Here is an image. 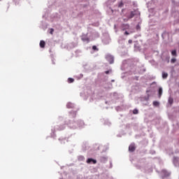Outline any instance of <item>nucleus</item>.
Returning <instances> with one entry per match:
<instances>
[{"label": "nucleus", "mask_w": 179, "mask_h": 179, "mask_svg": "<svg viewBox=\"0 0 179 179\" xmlns=\"http://www.w3.org/2000/svg\"><path fill=\"white\" fill-rule=\"evenodd\" d=\"M159 174H160L162 178H167V177H170V176H171V172H170L166 169H162L159 172Z\"/></svg>", "instance_id": "1"}, {"label": "nucleus", "mask_w": 179, "mask_h": 179, "mask_svg": "<svg viewBox=\"0 0 179 179\" xmlns=\"http://www.w3.org/2000/svg\"><path fill=\"white\" fill-rule=\"evenodd\" d=\"M53 33H54V29L51 28V29H50V34H53Z\"/></svg>", "instance_id": "19"}, {"label": "nucleus", "mask_w": 179, "mask_h": 179, "mask_svg": "<svg viewBox=\"0 0 179 179\" xmlns=\"http://www.w3.org/2000/svg\"><path fill=\"white\" fill-rule=\"evenodd\" d=\"M112 82H114V80H112Z\"/></svg>", "instance_id": "25"}, {"label": "nucleus", "mask_w": 179, "mask_h": 179, "mask_svg": "<svg viewBox=\"0 0 179 179\" xmlns=\"http://www.w3.org/2000/svg\"><path fill=\"white\" fill-rule=\"evenodd\" d=\"M92 50H94V51H99V48H97L96 45L92 46Z\"/></svg>", "instance_id": "16"}, {"label": "nucleus", "mask_w": 179, "mask_h": 179, "mask_svg": "<svg viewBox=\"0 0 179 179\" xmlns=\"http://www.w3.org/2000/svg\"><path fill=\"white\" fill-rule=\"evenodd\" d=\"M68 82L69 83H73V82H75V80L73 78H69L68 79Z\"/></svg>", "instance_id": "12"}, {"label": "nucleus", "mask_w": 179, "mask_h": 179, "mask_svg": "<svg viewBox=\"0 0 179 179\" xmlns=\"http://www.w3.org/2000/svg\"><path fill=\"white\" fill-rule=\"evenodd\" d=\"M176 62H177V59L176 57H173L171 59V64H176Z\"/></svg>", "instance_id": "11"}, {"label": "nucleus", "mask_w": 179, "mask_h": 179, "mask_svg": "<svg viewBox=\"0 0 179 179\" xmlns=\"http://www.w3.org/2000/svg\"><path fill=\"white\" fill-rule=\"evenodd\" d=\"M139 113V111L138 110V109H134L133 110V114H138Z\"/></svg>", "instance_id": "17"}, {"label": "nucleus", "mask_w": 179, "mask_h": 179, "mask_svg": "<svg viewBox=\"0 0 179 179\" xmlns=\"http://www.w3.org/2000/svg\"><path fill=\"white\" fill-rule=\"evenodd\" d=\"M105 73H106V75H108L110 73V71H105Z\"/></svg>", "instance_id": "22"}, {"label": "nucleus", "mask_w": 179, "mask_h": 179, "mask_svg": "<svg viewBox=\"0 0 179 179\" xmlns=\"http://www.w3.org/2000/svg\"><path fill=\"white\" fill-rule=\"evenodd\" d=\"M168 76H169V73H166L164 71L162 72V78H163V79H167Z\"/></svg>", "instance_id": "5"}, {"label": "nucleus", "mask_w": 179, "mask_h": 179, "mask_svg": "<svg viewBox=\"0 0 179 179\" xmlns=\"http://www.w3.org/2000/svg\"><path fill=\"white\" fill-rule=\"evenodd\" d=\"M93 163V164H96V163H97V161L96 159H93L92 158H89L87 160V163L88 164H90V163Z\"/></svg>", "instance_id": "2"}, {"label": "nucleus", "mask_w": 179, "mask_h": 179, "mask_svg": "<svg viewBox=\"0 0 179 179\" xmlns=\"http://www.w3.org/2000/svg\"><path fill=\"white\" fill-rule=\"evenodd\" d=\"M110 57L111 61L110 62V64H113L114 62V58L111 56H109Z\"/></svg>", "instance_id": "18"}, {"label": "nucleus", "mask_w": 179, "mask_h": 179, "mask_svg": "<svg viewBox=\"0 0 179 179\" xmlns=\"http://www.w3.org/2000/svg\"><path fill=\"white\" fill-rule=\"evenodd\" d=\"M136 29H141V27H139V25H137L136 26Z\"/></svg>", "instance_id": "24"}, {"label": "nucleus", "mask_w": 179, "mask_h": 179, "mask_svg": "<svg viewBox=\"0 0 179 179\" xmlns=\"http://www.w3.org/2000/svg\"><path fill=\"white\" fill-rule=\"evenodd\" d=\"M124 34H125L126 36H128V35L129 34V32H128V31H126L124 32Z\"/></svg>", "instance_id": "21"}, {"label": "nucleus", "mask_w": 179, "mask_h": 179, "mask_svg": "<svg viewBox=\"0 0 179 179\" xmlns=\"http://www.w3.org/2000/svg\"><path fill=\"white\" fill-rule=\"evenodd\" d=\"M82 40L83 41H87V43H89V41H90L89 38H82Z\"/></svg>", "instance_id": "13"}, {"label": "nucleus", "mask_w": 179, "mask_h": 179, "mask_svg": "<svg viewBox=\"0 0 179 179\" xmlns=\"http://www.w3.org/2000/svg\"><path fill=\"white\" fill-rule=\"evenodd\" d=\"M40 47L41 48H44L45 47V42L44 41H41Z\"/></svg>", "instance_id": "6"}, {"label": "nucleus", "mask_w": 179, "mask_h": 179, "mask_svg": "<svg viewBox=\"0 0 179 179\" xmlns=\"http://www.w3.org/2000/svg\"><path fill=\"white\" fill-rule=\"evenodd\" d=\"M173 101H174V99H173V97L169 96V98L168 99L169 103L171 105V104H173Z\"/></svg>", "instance_id": "9"}, {"label": "nucleus", "mask_w": 179, "mask_h": 179, "mask_svg": "<svg viewBox=\"0 0 179 179\" xmlns=\"http://www.w3.org/2000/svg\"><path fill=\"white\" fill-rule=\"evenodd\" d=\"M122 27L123 30L128 29H129V24H123L122 25Z\"/></svg>", "instance_id": "4"}, {"label": "nucleus", "mask_w": 179, "mask_h": 179, "mask_svg": "<svg viewBox=\"0 0 179 179\" xmlns=\"http://www.w3.org/2000/svg\"><path fill=\"white\" fill-rule=\"evenodd\" d=\"M129 44H132V40L131 39L129 40Z\"/></svg>", "instance_id": "23"}, {"label": "nucleus", "mask_w": 179, "mask_h": 179, "mask_svg": "<svg viewBox=\"0 0 179 179\" xmlns=\"http://www.w3.org/2000/svg\"><path fill=\"white\" fill-rule=\"evenodd\" d=\"M173 163H178V157H173Z\"/></svg>", "instance_id": "14"}, {"label": "nucleus", "mask_w": 179, "mask_h": 179, "mask_svg": "<svg viewBox=\"0 0 179 179\" xmlns=\"http://www.w3.org/2000/svg\"><path fill=\"white\" fill-rule=\"evenodd\" d=\"M165 61L169 64L170 62V56L166 57Z\"/></svg>", "instance_id": "15"}, {"label": "nucleus", "mask_w": 179, "mask_h": 179, "mask_svg": "<svg viewBox=\"0 0 179 179\" xmlns=\"http://www.w3.org/2000/svg\"><path fill=\"white\" fill-rule=\"evenodd\" d=\"M135 16V11H131L130 13V15L128 16V19H132Z\"/></svg>", "instance_id": "7"}, {"label": "nucleus", "mask_w": 179, "mask_h": 179, "mask_svg": "<svg viewBox=\"0 0 179 179\" xmlns=\"http://www.w3.org/2000/svg\"><path fill=\"white\" fill-rule=\"evenodd\" d=\"M171 52L172 57H177V50H171Z\"/></svg>", "instance_id": "8"}, {"label": "nucleus", "mask_w": 179, "mask_h": 179, "mask_svg": "<svg viewBox=\"0 0 179 179\" xmlns=\"http://www.w3.org/2000/svg\"><path fill=\"white\" fill-rule=\"evenodd\" d=\"M136 149V148L135 147L134 144H131L129 146V152H135V150Z\"/></svg>", "instance_id": "3"}, {"label": "nucleus", "mask_w": 179, "mask_h": 179, "mask_svg": "<svg viewBox=\"0 0 179 179\" xmlns=\"http://www.w3.org/2000/svg\"><path fill=\"white\" fill-rule=\"evenodd\" d=\"M153 105L156 107L157 106V101H154Z\"/></svg>", "instance_id": "20"}, {"label": "nucleus", "mask_w": 179, "mask_h": 179, "mask_svg": "<svg viewBox=\"0 0 179 179\" xmlns=\"http://www.w3.org/2000/svg\"><path fill=\"white\" fill-rule=\"evenodd\" d=\"M158 92H159V97H162V94H163V88L159 87Z\"/></svg>", "instance_id": "10"}]
</instances>
